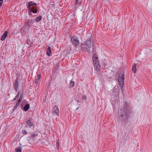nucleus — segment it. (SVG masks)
Instances as JSON below:
<instances>
[{
    "label": "nucleus",
    "mask_w": 152,
    "mask_h": 152,
    "mask_svg": "<svg viewBox=\"0 0 152 152\" xmlns=\"http://www.w3.org/2000/svg\"><path fill=\"white\" fill-rule=\"evenodd\" d=\"M130 110L128 103L125 102L124 104L123 109L121 110V112L119 113V115L121 116L122 121H126L128 119L129 117L128 114L129 113Z\"/></svg>",
    "instance_id": "1"
},
{
    "label": "nucleus",
    "mask_w": 152,
    "mask_h": 152,
    "mask_svg": "<svg viewBox=\"0 0 152 152\" xmlns=\"http://www.w3.org/2000/svg\"><path fill=\"white\" fill-rule=\"evenodd\" d=\"M93 60L94 69L97 71H99L100 65L99 64L98 58L96 54L95 53L93 55Z\"/></svg>",
    "instance_id": "2"
},
{
    "label": "nucleus",
    "mask_w": 152,
    "mask_h": 152,
    "mask_svg": "<svg viewBox=\"0 0 152 152\" xmlns=\"http://www.w3.org/2000/svg\"><path fill=\"white\" fill-rule=\"evenodd\" d=\"M124 74L121 75L120 74V76L119 77L118 79V83L120 87L122 89V91L123 90V84L124 83Z\"/></svg>",
    "instance_id": "3"
},
{
    "label": "nucleus",
    "mask_w": 152,
    "mask_h": 152,
    "mask_svg": "<svg viewBox=\"0 0 152 152\" xmlns=\"http://www.w3.org/2000/svg\"><path fill=\"white\" fill-rule=\"evenodd\" d=\"M71 41L73 45L75 47L79 45V40L75 36H73L71 38Z\"/></svg>",
    "instance_id": "4"
},
{
    "label": "nucleus",
    "mask_w": 152,
    "mask_h": 152,
    "mask_svg": "<svg viewBox=\"0 0 152 152\" xmlns=\"http://www.w3.org/2000/svg\"><path fill=\"white\" fill-rule=\"evenodd\" d=\"M92 37L91 36L87 40L86 42V43L85 44L88 47V48H89L88 50L86 48H84L83 50H85L86 51H89L90 50V48H91V41H92Z\"/></svg>",
    "instance_id": "5"
},
{
    "label": "nucleus",
    "mask_w": 152,
    "mask_h": 152,
    "mask_svg": "<svg viewBox=\"0 0 152 152\" xmlns=\"http://www.w3.org/2000/svg\"><path fill=\"white\" fill-rule=\"evenodd\" d=\"M34 22V20L32 19H27L26 20L25 24L26 26H27L28 28H29L32 25Z\"/></svg>",
    "instance_id": "6"
},
{
    "label": "nucleus",
    "mask_w": 152,
    "mask_h": 152,
    "mask_svg": "<svg viewBox=\"0 0 152 152\" xmlns=\"http://www.w3.org/2000/svg\"><path fill=\"white\" fill-rule=\"evenodd\" d=\"M59 110L57 106L55 105L53 108V114L54 115H56L57 116H59Z\"/></svg>",
    "instance_id": "7"
},
{
    "label": "nucleus",
    "mask_w": 152,
    "mask_h": 152,
    "mask_svg": "<svg viewBox=\"0 0 152 152\" xmlns=\"http://www.w3.org/2000/svg\"><path fill=\"white\" fill-rule=\"evenodd\" d=\"M25 122L27 125L30 128L33 126L34 125L33 122H32V120L30 118L26 119Z\"/></svg>",
    "instance_id": "8"
},
{
    "label": "nucleus",
    "mask_w": 152,
    "mask_h": 152,
    "mask_svg": "<svg viewBox=\"0 0 152 152\" xmlns=\"http://www.w3.org/2000/svg\"><path fill=\"white\" fill-rule=\"evenodd\" d=\"M18 87L19 86L18 82L17 80V79H16L15 81V83L14 85V89L16 91V92L17 91Z\"/></svg>",
    "instance_id": "9"
},
{
    "label": "nucleus",
    "mask_w": 152,
    "mask_h": 152,
    "mask_svg": "<svg viewBox=\"0 0 152 152\" xmlns=\"http://www.w3.org/2000/svg\"><path fill=\"white\" fill-rule=\"evenodd\" d=\"M37 5V4L35 3H33V2L32 1H30L28 3V5L27 6V7L28 9H31V7L32 5Z\"/></svg>",
    "instance_id": "10"
},
{
    "label": "nucleus",
    "mask_w": 152,
    "mask_h": 152,
    "mask_svg": "<svg viewBox=\"0 0 152 152\" xmlns=\"http://www.w3.org/2000/svg\"><path fill=\"white\" fill-rule=\"evenodd\" d=\"M51 50L50 47H48L47 48L46 51L47 55L48 56H50L51 54Z\"/></svg>",
    "instance_id": "11"
},
{
    "label": "nucleus",
    "mask_w": 152,
    "mask_h": 152,
    "mask_svg": "<svg viewBox=\"0 0 152 152\" xmlns=\"http://www.w3.org/2000/svg\"><path fill=\"white\" fill-rule=\"evenodd\" d=\"M41 75H40L37 74L35 77V83L37 84L40 78Z\"/></svg>",
    "instance_id": "12"
},
{
    "label": "nucleus",
    "mask_w": 152,
    "mask_h": 152,
    "mask_svg": "<svg viewBox=\"0 0 152 152\" xmlns=\"http://www.w3.org/2000/svg\"><path fill=\"white\" fill-rule=\"evenodd\" d=\"M7 33L8 31H6L4 32L3 34L1 37V40L2 41H4L6 37L7 36Z\"/></svg>",
    "instance_id": "13"
},
{
    "label": "nucleus",
    "mask_w": 152,
    "mask_h": 152,
    "mask_svg": "<svg viewBox=\"0 0 152 152\" xmlns=\"http://www.w3.org/2000/svg\"><path fill=\"white\" fill-rule=\"evenodd\" d=\"M30 107V105L29 104H26L23 107V110L25 111H27Z\"/></svg>",
    "instance_id": "14"
},
{
    "label": "nucleus",
    "mask_w": 152,
    "mask_h": 152,
    "mask_svg": "<svg viewBox=\"0 0 152 152\" xmlns=\"http://www.w3.org/2000/svg\"><path fill=\"white\" fill-rule=\"evenodd\" d=\"M136 64L134 63V64L132 66V71L134 73L136 72Z\"/></svg>",
    "instance_id": "15"
},
{
    "label": "nucleus",
    "mask_w": 152,
    "mask_h": 152,
    "mask_svg": "<svg viewBox=\"0 0 152 152\" xmlns=\"http://www.w3.org/2000/svg\"><path fill=\"white\" fill-rule=\"evenodd\" d=\"M20 103V102L17 101V102L16 103L14 107L13 108V111H14L15 110L17 109V108L18 107V106L19 105Z\"/></svg>",
    "instance_id": "16"
},
{
    "label": "nucleus",
    "mask_w": 152,
    "mask_h": 152,
    "mask_svg": "<svg viewBox=\"0 0 152 152\" xmlns=\"http://www.w3.org/2000/svg\"><path fill=\"white\" fill-rule=\"evenodd\" d=\"M38 134V133L37 132H35L33 133H32L30 137H35L36 136H37Z\"/></svg>",
    "instance_id": "17"
},
{
    "label": "nucleus",
    "mask_w": 152,
    "mask_h": 152,
    "mask_svg": "<svg viewBox=\"0 0 152 152\" xmlns=\"http://www.w3.org/2000/svg\"><path fill=\"white\" fill-rule=\"evenodd\" d=\"M29 10L32 12L34 13H36L37 12V10H34L33 7H32L31 9H28Z\"/></svg>",
    "instance_id": "18"
},
{
    "label": "nucleus",
    "mask_w": 152,
    "mask_h": 152,
    "mask_svg": "<svg viewBox=\"0 0 152 152\" xmlns=\"http://www.w3.org/2000/svg\"><path fill=\"white\" fill-rule=\"evenodd\" d=\"M81 2L80 1H79V0H76L75 3V6H77V4L79 5H81Z\"/></svg>",
    "instance_id": "19"
},
{
    "label": "nucleus",
    "mask_w": 152,
    "mask_h": 152,
    "mask_svg": "<svg viewBox=\"0 0 152 152\" xmlns=\"http://www.w3.org/2000/svg\"><path fill=\"white\" fill-rule=\"evenodd\" d=\"M23 97V94H21L19 97V99L18 101L20 103V102L22 100Z\"/></svg>",
    "instance_id": "20"
},
{
    "label": "nucleus",
    "mask_w": 152,
    "mask_h": 152,
    "mask_svg": "<svg viewBox=\"0 0 152 152\" xmlns=\"http://www.w3.org/2000/svg\"><path fill=\"white\" fill-rule=\"evenodd\" d=\"M42 19V16H39L37 17L36 19V20L37 22H38L40 21Z\"/></svg>",
    "instance_id": "21"
},
{
    "label": "nucleus",
    "mask_w": 152,
    "mask_h": 152,
    "mask_svg": "<svg viewBox=\"0 0 152 152\" xmlns=\"http://www.w3.org/2000/svg\"><path fill=\"white\" fill-rule=\"evenodd\" d=\"M16 152H21V148L20 147H18L16 149Z\"/></svg>",
    "instance_id": "22"
},
{
    "label": "nucleus",
    "mask_w": 152,
    "mask_h": 152,
    "mask_svg": "<svg viewBox=\"0 0 152 152\" xmlns=\"http://www.w3.org/2000/svg\"><path fill=\"white\" fill-rule=\"evenodd\" d=\"M69 84L70 86H71V87H72L74 86V82L73 81H71L70 83Z\"/></svg>",
    "instance_id": "23"
},
{
    "label": "nucleus",
    "mask_w": 152,
    "mask_h": 152,
    "mask_svg": "<svg viewBox=\"0 0 152 152\" xmlns=\"http://www.w3.org/2000/svg\"><path fill=\"white\" fill-rule=\"evenodd\" d=\"M19 92H18V93H17V94L16 95V96H15V98L14 99V100H15L16 99H17L19 96Z\"/></svg>",
    "instance_id": "24"
},
{
    "label": "nucleus",
    "mask_w": 152,
    "mask_h": 152,
    "mask_svg": "<svg viewBox=\"0 0 152 152\" xmlns=\"http://www.w3.org/2000/svg\"><path fill=\"white\" fill-rule=\"evenodd\" d=\"M34 137H30V140L33 141V142H34L36 140V139Z\"/></svg>",
    "instance_id": "25"
},
{
    "label": "nucleus",
    "mask_w": 152,
    "mask_h": 152,
    "mask_svg": "<svg viewBox=\"0 0 152 152\" xmlns=\"http://www.w3.org/2000/svg\"><path fill=\"white\" fill-rule=\"evenodd\" d=\"M22 133L23 134H26L27 133V132L25 129L22 130Z\"/></svg>",
    "instance_id": "26"
},
{
    "label": "nucleus",
    "mask_w": 152,
    "mask_h": 152,
    "mask_svg": "<svg viewBox=\"0 0 152 152\" xmlns=\"http://www.w3.org/2000/svg\"><path fill=\"white\" fill-rule=\"evenodd\" d=\"M3 0H0V7L1 6L3 3Z\"/></svg>",
    "instance_id": "27"
},
{
    "label": "nucleus",
    "mask_w": 152,
    "mask_h": 152,
    "mask_svg": "<svg viewBox=\"0 0 152 152\" xmlns=\"http://www.w3.org/2000/svg\"><path fill=\"white\" fill-rule=\"evenodd\" d=\"M87 97L86 96H83L82 97V99H86Z\"/></svg>",
    "instance_id": "28"
},
{
    "label": "nucleus",
    "mask_w": 152,
    "mask_h": 152,
    "mask_svg": "<svg viewBox=\"0 0 152 152\" xmlns=\"http://www.w3.org/2000/svg\"><path fill=\"white\" fill-rule=\"evenodd\" d=\"M28 14L29 15H32V12H31L29 10Z\"/></svg>",
    "instance_id": "29"
},
{
    "label": "nucleus",
    "mask_w": 152,
    "mask_h": 152,
    "mask_svg": "<svg viewBox=\"0 0 152 152\" xmlns=\"http://www.w3.org/2000/svg\"><path fill=\"white\" fill-rule=\"evenodd\" d=\"M56 144H57V147L58 148V146L59 147V142H57V143H56Z\"/></svg>",
    "instance_id": "30"
},
{
    "label": "nucleus",
    "mask_w": 152,
    "mask_h": 152,
    "mask_svg": "<svg viewBox=\"0 0 152 152\" xmlns=\"http://www.w3.org/2000/svg\"><path fill=\"white\" fill-rule=\"evenodd\" d=\"M52 5L53 6V7H55V4H52Z\"/></svg>",
    "instance_id": "31"
},
{
    "label": "nucleus",
    "mask_w": 152,
    "mask_h": 152,
    "mask_svg": "<svg viewBox=\"0 0 152 152\" xmlns=\"http://www.w3.org/2000/svg\"><path fill=\"white\" fill-rule=\"evenodd\" d=\"M78 108H79V107H78L77 108V109H76V110H78Z\"/></svg>",
    "instance_id": "32"
},
{
    "label": "nucleus",
    "mask_w": 152,
    "mask_h": 152,
    "mask_svg": "<svg viewBox=\"0 0 152 152\" xmlns=\"http://www.w3.org/2000/svg\"><path fill=\"white\" fill-rule=\"evenodd\" d=\"M116 95L117 96H118V94Z\"/></svg>",
    "instance_id": "33"
}]
</instances>
